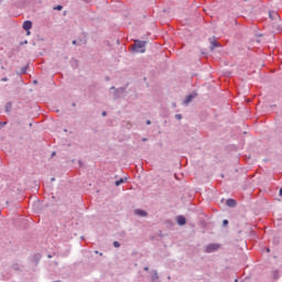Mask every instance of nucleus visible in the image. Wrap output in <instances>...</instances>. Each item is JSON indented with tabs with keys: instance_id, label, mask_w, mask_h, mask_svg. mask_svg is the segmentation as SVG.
Masks as SVG:
<instances>
[{
	"instance_id": "5701e85b",
	"label": "nucleus",
	"mask_w": 282,
	"mask_h": 282,
	"mask_svg": "<svg viewBox=\"0 0 282 282\" xmlns=\"http://www.w3.org/2000/svg\"><path fill=\"white\" fill-rule=\"evenodd\" d=\"M52 155H56V152H53V154Z\"/></svg>"
},
{
	"instance_id": "9d476101",
	"label": "nucleus",
	"mask_w": 282,
	"mask_h": 282,
	"mask_svg": "<svg viewBox=\"0 0 282 282\" xmlns=\"http://www.w3.org/2000/svg\"><path fill=\"white\" fill-rule=\"evenodd\" d=\"M126 180L124 178H120L118 181L115 182L116 186H120V184H124Z\"/></svg>"
},
{
	"instance_id": "b1692460",
	"label": "nucleus",
	"mask_w": 282,
	"mask_h": 282,
	"mask_svg": "<svg viewBox=\"0 0 282 282\" xmlns=\"http://www.w3.org/2000/svg\"><path fill=\"white\" fill-rule=\"evenodd\" d=\"M143 142H147V139H143Z\"/></svg>"
},
{
	"instance_id": "a211bd4d",
	"label": "nucleus",
	"mask_w": 282,
	"mask_h": 282,
	"mask_svg": "<svg viewBox=\"0 0 282 282\" xmlns=\"http://www.w3.org/2000/svg\"><path fill=\"white\" fill-rule=\"evenodd\" d=\"M73 45H76V40L73 41Z\"/></svg>"
},
{
	"instance_id": "20e7f679",
	"label": "nucleus",
	"mask_w": 282,
	"mask_h": 282,
	"mask_svg": "<svg viewBox=\"0 0 282 282\" xmlns=\"http://www.w3.org/2000/svg\"><path fill=\"white\" fill-rule=\"evenodd\" d=\"M23 30H25L26 32L32 30V21H25L22 25Z\"/></svg>"
},
{
	"instance_id": "f257e3e1",
	"label": "nucleus",
	"mask_w": 282,
	"mask_h": 282,
	"mask_svg": "<svg viewBox=\"0 0 282 282\" xmlns=\"http://www.w3.org/2000/svg\"><path fill=\"white\" fill-rule=\"evenodd\" d=\"M147 45L145 41H134V45L132 47L133 52H137L138 54H144L147 52V48H144Z\"/></svg>"
},
{
	"instance_id": "1a4fd4ad",
	"label": "nucleus",
	"mask_w": 282,
	"mask_h": 282,
	"mask_svg": "<svg viewBox=\"0 0 282 282\" xmlns=\"http://www.w3.org/2000/svg\"><path fill=\"white\" fill-rule=\"evenodd\" d=\"M193 100V95H188L186 99L184 100V105H188Z\"/></svg>"
},
{
	"instance_id": "6e6552de",
	"label": "nucleus",
	"mask_w": 282,
	"mask_h": 282,
	"mask_svg": "<svg viewBox=\"0 0 282 282\" xmlns=\"http://www.w3.org/2000/svg\"><path fill=\"white\" fill-rule=\"evenodd\" d=\"M210 50H215V47H219V43H217V41H215V40H212V42H210Z\"/></svg>"
},
{
	"instance_id": "f8f14e48",
	"label": "nucleus",
	"mask_w": 282,
	"mask_h": 282,
	"mask_svg": "<svg viewBox=\"0 0 282 282\" xmlns=\"http://www.w3.org/2000/svg\"><path fill=\"white\" fill-rule=\"evenodd\" d=\"M54 10H63V6L54 7Z\"/></svg>"
},
{
	"instance_id": "423d86ee",
	"label": "nucleus",
	"mask_w": 282,
	"mask_h": 282,
	"mask_svg": "<svg viewBox=\"0 0 282 282\" xmlns=\"http://www.w3.org/2000/svg\"><path fill=\"white\" fill-rule=\"evenodd\" d=\"M178 226H185L186 225V218L184 216H178L176 219Z\"/></svg>"
},
{
	"instance_id": "dca6fc26",
	"label": "nucleus",
	"mask_w": 282,
	"mask_h": 282,
	"mask_svg": "<svg viewBox=\"0 0 282 282\" xmlns=\"http://www.w3.org/2000/svg\"><path fill=\"white\" fill-rule=\"evenodd\" d=\"M279 193H280V197H282V188L280 189V192H279Z\"/></svg>"
},
{
	"instance_id": "7ed1b4c3",
	"label": "nucleus",
	"mask_w": 282,
	"mask_h": 282,
	"mask_svg": "<svg viewBox=\"0 0 282 282\" xmlns=\"http://www.w3.org/2000/svg\"><path fill=\"white\" fill-rule=\"evenodd\" d=\"M269 17L272 21H279V13L275 11L269 12Z\"/></svg>"
},
{
	"instance_id": "f03ea898",
	"label": "nucleus",
	"mask_w": 282,
	"mask_h": 282,
	"mask_svg": "<svg viewBox=\"0 0 282 282\" xmlns=\"http://www.w3.org/2000/svg\"><path fill=\"white\" fill-rule=\"evenodd\" d=\"M219 248H221L220 245L212 243V245H208L207 247H205V252H215V251L219 250Z\"/></svg>"
},
{
	"instance_id": "2eb2a0df",
	"label": "nucleus",
	"mask_w": 282,
	"mask_h": 282,
	"mask_svg": "<svg viewBox=\"0 0 282 282\" xmlns=\"http://www.w3.org/2000/svg\"><path fill=\"white\" fill-rule=\"evenodd\" d=\"M224 226H228V220L223 221Z\"/></svg>"
},
{
	"instance_id": "4468645a",
	"label": "nucleus",
	"mask_w": 282,
	"mask_h": 282,
	"mask_svg": "<svg viewBox=\"0 0 282 282\" xmlns=\"http://www.w3.org/2000/svg\"><path fill=\"white\" fill-rule=\"evenodd\" d=\"M177 120H182V115H176Z\"/></svg>"
},
{
	"instance_id": "6ab92c4d",
	"label": "nucleus",
	"mask_w": 282,
	"mask_h": 282,
	"mask_svg": "<svg viewBox=\"0 0 282 282\" xmlns=\"http://www.w3.org/2000/svg\"><path fill=\"white\" fill-rule=\"evenodd\" d=\"M28 36H30V31H26Z\"/></svg>"
},
{
	"instance_id": "39448f33",
	"label": "nucleus",
	"mask_w": 282,
	"mask_h": 282,
	"mask_svg": "<svg viewBox=\"0 0 282 282\" xmlns=\"http://www.w3.org/2000/svg\"><path fill=\"white\" fill-rule=\"evenodd\" d=\"M226 204H227V206H229L230 208H235V206H237V200H236V199H232V198H229V199H227Z\"/></svg>"
},
{
	"instance_id": "f3484780",
	"label": "nucleus",
	"mask_w": 282,
	"mask_h": 282,
	"mask_svg": "<svg viewBox=\"0 0 282 282\" xmlns=\"http://www.w3.org/2000/svg\"><path fill=\"white\" fill-rule=\"evenodd\" d=\"M147 124H151V120H148V121H147Z\"/></svg>"
},
{
	"instance_id": "412c9836",
	"label": "nucleus",
	"mask_w": 282,
	"mask_h": 282,
	"mask_svg": "<svg viewBox=\"0 0 282 282\" xmlns=\"http://www.w3.org/2000/svg\"><path fill=\"white\" fill-rule=\"evenodd\" d=\"M102 116H107V112L104 111V112H102Z\"/></svg>"
},
{
	"instance_id": "aec40b11",
	"label": "nucleus",
	"mask_w": 282,
	"mask_h": 282,
	"mask_svg": "<svg viewBox=\"0 0 282 282\" xmlns=\"http://www.w3.org/2000/svg\"><path fill=\"white\" fill-rule=\"evenodd\" d=\"M2 80H3V82H7V80H8V78H2Z\"/></svg>"
},
{
	"instance_id": "4be33fe9",
	"label": "nucleus",
	"mask_w": 282,
	"mask_h": 282,
	"mask_svg": "<svg viewBox=\"0 0 282 282\" xmlns=\"http://www.w3.org/2000/svg\"><path fill=\"white\" fill-rule=\"evenodd\" d=\"M144 270H145V271H148V270H149V268H147V267H145V268H144Z\"/></svg>"
},
{
	"instance_id": "ddd939ff",
	"label": "nucleus",
	"mask_w": 282,
	"mask_h": 282,
	"mask_svg": "<svg viewBox=\"0 0 282 282\" xmlns=\"http://www.w3.org/2000/svg\"><path fill=\"white\" fill-rule=\"evenodd\" d=\"M6 124H8V122H6V121H4V122H1V121H0V127H6Z\"/></svg>"
},
{
	"instance_id": "0eeeda50",
	"label": "nucleus",
	"mask_w": 282,
	"mask_h": 282,
	"mask_svg": "<svg viewBox=\"0 0 282 282\" xmlns=\"http://www.w3.org/2000/svg\"><path fill=\"white\" fill-rule=\"evenodd\" d=\"M135 215H139L140 217H147V212L142 209H135L134 210Z\"/></svg>"
},
{
	"instance_id": "9b49d317",
	"label": "nucleus",
	"mask_w": 282,
	"mask_h": 282,
	"mask_svg": "<svg viewBox=\"0 0 282 282\" xmlns=\"http://www.w3.org/2000/svg\"><path fill=\"white\" fill-rule=\"evenodd\" d=\"M113 246H115V248H120V242L115 241V242H113Z\"/></svg>"
}]
</instances>
